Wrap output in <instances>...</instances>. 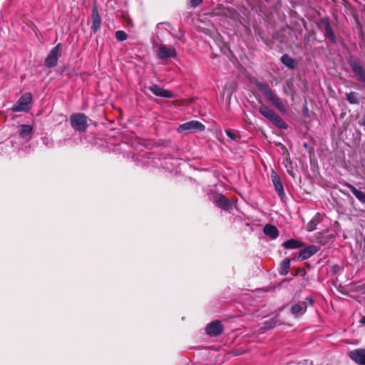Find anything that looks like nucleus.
<instances>
[{
    "mask_svg": "<svg viewBox=\"0 0 365 365\" xmlns=\"http://www.w3.org/2000/svg\"><path fill=\"white\" fill-rule=\"evenodd\" d=\"M255 86L267 101L271 103L279 111L282 113L287 111V107L283 101L272 90L267 83L257 81Z\"/></svg>",
    "mask_w": 365,
    "mask_h": 365,
    "instance_id": "1",
    "label": "nucleus"
},
{
    "mask_svg": "<svg viewBox=\"0 0 365 365\" xmlns=\"http://www.w3.org/2000/svg\"><path fill=\"white\" fill-rule=\"evenodd\" d=\"M255 86L267 101L271 103L279 111L282 113L287 111V107L283 101L272 90L267 83L257 81Z\"/></svg>",
    "mask_w": 365,
    "mask_h": 365,
    "instance_id": "2",
    "label": "nucleus"
},
{
    "mask_svg": "<svg viewBox=\"0 0 365 365\" xmlns=\"http://www.w3.org/2000/svg\"><path fill=\"white\" fill-rule=\"evenodd\" d=\"M259 112L264 118L269 120L278 128L286 129L287 128V124L282 120V118L267 105L263 103L261 104L259 108Z\"/></svg>",
    "mask_w": 365,
    "mask_h": 365,
    "instance_id": "3",
    "label": "nucleus"
},
{
    "mask_svg": "<svg viewBox=\"0 0 365 365\" xmlns=\"http://www.w3.org/2000/svg\"><path fill=\"white\" fill-rule=\"evenodd\" d=\"M349 64L354 73L355 79L361 83L365 88V64L357 58H350Z\"/></svg>",
    "mask_w": 365,
    "mask_h": 365,
    "instance_id": "4",
    "label": "nucleus"
},
{
    "mask_svg": "<svg viewBox=\"0 0 365 365\" xmlns=\"http://www.w3.org/2000/svg\"><path fill=\"white\" fill-rule=\"evenodd\" d=\"M70 122L72 128L79 132H84L88 128L87 117L83 113L72 114Z\"/></svg>",
    "mask_w": 365,
    "mask_h": 365,
    "instance_id": "5",
    "label": "nucleus"
},
{
    "mask_svg": "<svg viewBox=\"0 0 365 365\" xmlns=\"http://www.w3.org/2000/svg\"><path fill=\"white\" fill-rule=\"evenodd\" d=\"M32 95L31 93L23 94L11 108L14 112H27L31 108Z\"/></svg>",
    "mask_w": 365,
    "mask_h": 365,
    "instance_id": "6",
    "label": "nucleus"
},
{
    "mask_svg": "<svg viewBox=\"0 0 365 365\" xmlns=\"http://www.w3.org/2000/svg\"><path fill=\"white\" fill-rule=\"evenodd\" d=\"M156 55L160 60H166L177 56L176 49L171 46L166 44H160L155 46Z\"/></svg>",
    "mask_w": 365,
    "mask_h": 365,
    "instance_id": "7",
    "label": "nucleus"
},
{
    "mask_svg": "<svg viewBox=\"0 0 365 365\" xmlns=\"http://www.w3.org/2000/svg\"><path fill=\"white\" fill-rule=\"evenodd\" d=\"M205 129V126L198 120H190L189 122H186L183 124H181L178 128V131L179 133H182L184 131H187L189 133H195L197 131H202Z\"/></svg>",
    "mask_w": 365,
    "mask_h": 365,
    "instance_id": "8",
    "label": "nucleus"
},
{
    "mask_svg": "<svg viewBox=\"0 0 365 365\" xmlns=\"http://www.w3.org/2000/svg\"><path fill=\"white\" fill-rule=\"evenodd\" d=\"M307 302L310 305H312L314 304L313 299L312 298L307 297L306 298L305 301H301L295 304H293L290 309L292 314L294 317H298L303 315L307 310Z\"/></svg>",
    "mask_w": 365,
    "mask_h": 365,
    "instance_id": "9",
    "label": "nucleus"
},
{
    "mask_svg": "<svg viewBox=\"0 0 365 365\" xmlns=\"http://www.w3.org/2000/svg\"><path fill=\"white\" fill-rule=\"evenodd\" d=\"M61 46V43H58L51 50L45 59V66L52 68L57 64L58 59L60 56Z\"/></svg>",
    "mask_w": 365,
    "mask_h": 365,
    "instance_id": "10",
    "label": "nucleus"
},
{
    "mask_svg": "<svg viewBox=\"0 0 365 365\" xmlns=\"http://www.w3.org/2000/svg\"><path fill=\"white\" fill-rule=\"evenodd\" d=\"M319 26L320 29L324 32V35L326 38H327L332 43L336 42L335 35L328 19H321L319 23Z\"/></svg>",
    "mask_w": 365,
    "mask_h": 365,
    "instance_id": "11",
    "label": "nucleus"
},
{
    "mask_svg": "<svg viewBox=\"0 0 365 365\" xmlns=\"http://www.w3.org/2000/svg\"><path fill=\"white\" fill-rule=\"evenodd\" d=\"M205 331L210 336H218L222 332V325L220 321H213L207 325Z\"/></svg>",
    "mask_w": 365,
    "mask_h": 365,
    "instance_id": "12",
    "label": "nucleus"
},
{
    "mask_svg": "<svg viewBox=\"0 0 365 365\" xmlns=\"http://www.w3.org/2000/svg\"><path fill=\"white\" fill-rule=\"evenodd\" d=\"M148 90L151 91L154 95L157 96L166 98H170L173 97V94L171 91L165 90L156 84L149 86Z\"/></svg>",
    "mask_w": 365,
    "mask_h": 365,
    "instance_id": "13",
    "label": "nucleus"
},
{
    "mask_svg": "<svg viewBox=\"0 0 365 365\" xmlns=\"http://www.w3.org/2000/svg\"><path fill=\"white\" fill-rule=\"evenodd\" d=\"M271 178L277 193L282 198L285 194L279 176L275 172H272Z\"/></svg>",
    "mask_w": 365,
    "mask_h": 365,
    "instance_id": "14",
    "label": "nucleus"
},
{
    "mask_svg": "<svg viewBox=\"0 0 365 365\" xmlns=\"http://www.w3.org/2000/svg\"><path fill=\"white\" fill-rule=\"evenodd\" d=\"M351 359L359 365H365V349H356L350 352Z\"/></svg>",
    "mask_w": 365,
    "mask_h": 365,
    "instance_id": "15",
    "label": "nucleus"
},
{
    "mask_svg": "<svg viewBox=\"0 0 365 365\" xmlns=\"http://www.w3.org/2000/svg\"><path fill=\"white\" fill-rule=\"evenodd\" d=\"M101 17L98 12L97 7H93L92 11V25L91 29L94 33H96L101 28Z\"/></svg>",
    "mask_w": 365,
    "mask_h": 365,
    "instance_id": "16",
    "label": "nucleus"
},
{
    "mask_svg": "<svg viewBox=\"0 0 365 365\" xmlns=\"http://www.w3.org/2000/svg\"><path fill=\"white\" fill-rule=\"evenodd\" d=\"M215 203L216 206L219 207L220 208L225 210H229L232 208V202L230 201L229 199L225 197L224 195H220L215 200Z\"/></svg>",
    "mask_w": 365,
    "mask_h": 365,
    "instance_id": "17",
    "label": "nucleus"
},
{
    "mask_svg": "<svg viewBox=\"0 0 365 365\" xmlns=\"http://www.w3.org/2000/svg\"><path fill=\"white\" fill-rule=\"evenodd\" d=\"M319 251V247L314 245L308 246L300 250L299 257L302 259H307L316 254Z\"/></svg>",
    "mask_w": 365,
    "mask_h": 365,
    "instance_id": "18",
    "label": "nucleus"
},
{
    "mask_svg": "<svg viewBox=\"0 0 365 365\" xmlns=\"http://www.w3.org/2000/svg\"><path fill=\"white\" fill-rule=\"evenodd\" d=\"M263 232L265 235L273 240L279 236V231L277 227L271 224L265 225L263 228Z\"/></svg>",
    "mask_w": 365,
    "mask_h": 365,
    "instance_id": "19",
    "label": "nucleus"
},
{
    "mask_svg": "<svg viewBox=\"0 0 365 365\" xmlns=\"http://www.w3.org/2000/svg\"><path fill=\"white\" fill-rule=\"evenodd\" d=\"M33 128L29 125H21L19 126V133L20 136L26 140L31 139V134Z\"/></svg>",
    "mask_w": 365,
    "mask_h": 365,
    "instance_id": "20",
    "label": "nucleus"
},
{
    "mask_svg": "<svg viewBox=\"0 0 365 365\" xmlns=\"http://www.w3.org/2000/svg\"><path fill=\"white\" fill-rule=\"evenodd\" d=\"M344 186L347 187L350 189L353 195L361 202L365 204V193H364L362 191H360L357 190L354 186L352 185L345 182L344 184Z\"/></svg>",
    "mask_w": 365,
    "mask_h": 365,
    "instance_id": "21",
    "label": "nucleus"
},
{
    "mask_svg": "<svg viewBox=\"0 0 365 365\" xmlns=\"http://www.w3.org/2000/svg\"><path fill=\"white\" fill-rule=\"evenodd\" d=\"M281 62L288 68L294 69L297 65V61L294 58L289 56L288 54H284L280 58Z\"/></svg>",
    "mask_w": 365,
    "mask_h": 365,
    "instance_id": "22",
    "label": "nucleus"
},
{
    "mask_svg": "<svg viewBox=\"0 0 365 365\" xmlns=\"http://www.w3.org/2000/svg\"><path fill=\"white\" fill-rule=\"evenodd\" d=\"M322 218V215L319 212H317L307 225L308 231L312 232L314 230L317 225L321 222Z\"/></svg>",
    "mask_w": 365,
    "mask_h": 365,
    "instance_id": "23",
    "label": "nucleus"
},
{
    "mask_svg": "<svg viewBox=\"0 0 365 365\" xmlns=\"http://www.w3.org/2000/svg\"><path fill=\"white\" fill-rule=\"evenodd\" d=\"M304 244L297 240L291 239L282 244V246L285 249H297L303 247Z\"/></svg>",
    "mask_w": 365,
    "mask_h": 365,
    "instance_id": "24",
    "label": "nucleus"
},
{
    "mask_svg": "<svg viewBox=\"0 0 365 365\" xmlns=\"http://www.w3.org/2000/svg\"><path fill=\"white\" fill-rule=\"evenodd\" d=\"M346 99L350 104H359L360 103L359 95L355 91L346 93Z\"/></svg>",
    "mask_w": 365,
    "mask_h": 365,
    "instance_id": "25",
    "label": "nucleus"
},
{
    "mask_svg": "<svg viewBox=\"0 0 365 365\" xmlns=\"http://www.w3.org/2000/svg\"><path fill=\"white\" fill-rule=\"evenodd\" d=\"M290 267V260L289 259H285L282 261L281 264V274H287L288 273L289 269Z\"/></svg>",
    "mask_w": 365,
    "mask_h": 365,
    "instance_id": "26",
    "label": "nucleus"
},
{
    "mask_svg": "<svg viewBox=\"0 0 365 365\" xmlns=\"http://www.w3.org/2000/svg\"><path fill=\"white\" fill-rule=\"evenodd\" d=\"M115 38L118 41H123L127 39L128 35L123 31H118L115 32Z\"/></svg>",
    "mask_w": 365,
    "mask_h": 365,
    "instance_id": "27",
    "label": "nucleus"
},
{
    "mask_svg": "<svg viewBox=\"0 0 365 365\" xmlns=\"http://www.w3.org/2000/svg\"><path fill=\"white\" fill-rule=\"evenodd\" d=\"M225 133L227 135V137L230 138L232 140H237L238 139L237 135L230 130H226Z\"/></svg>",
    "mask_w": 365,
    "mask_h": 365,
    "instance_id": "28",
    "label": "nucleus"
},
{
    "mask_svg": "<svg viewBox=\"0 0 365 365\" xmlns=\"http://www.w3.org/2000/svg\"><path fill=\"white\" fill-rule=\"evenodd\" d=\"M334 238L333 235H328L327 239L324 240L322 237H318L319 242L322 244H326L328 241L331 240Z\"/></svg>",
    "mask_w": 365,
    "mask_h": 365,
    "instance_id": "29",
    "label": "nucleus"
},
{
    "mask_svg": "<svg viewBox=\"0 0 365 365\" xmlns=\"http://www.w3.org/2000/svg\"><path fill=\"white\" fill-rule=\"evenodd\" d=\"M203 0H190V6L193 8L199 6Z\"/></svg>",
    "mask_w": 365,
    "mask_h": 365,
    "instance_id": "30",
    "label": "nucleus"
},
{
    "mask_svg": "<svg viewBox=\"0 0 365 365\" xmlns=\"http://www.w3.org/2000/svg\"><path fill=\"white\" fill-rule=\"evenodd\" d=\"M359 124L361 126L365 127V116H364L361 119L359 120Z\"/></svg>",
    "mask_w": 365,
    "mask_h": 365,
    "instance_id": "31",
    "label": "nucleus"
},
{
    "mask_svg": "<svg viewBox=\"0 0 365 365\" xmlns=\"http://www.w3.org/2000/svg\"><path fill=\"white\" fill-rule=\"evenodd\" d=\"M359 322L361 324L365 325V316H364L361 318Z\"/></svg>",
    "mask_w": 365,
    "mask_h": 365,
    "instance_id": "32",
    "label": "nucleus"
},
{
    "mask_svg": "<svg viewBox=\"0 0 365 365\" xmlns=\"http://www.w3.org/2000/svg\"><path fill=\"white\" fill-rule=\"evenodd\" d=\"M183 36V34H181L180 36H178L179 39H181V37Z\"/></svg>",
    "mask_w": 365,
    "mask_h": 365,
    "instance_id": "33",
    "label": "nucleus"
}]
</instances>
